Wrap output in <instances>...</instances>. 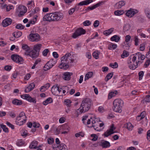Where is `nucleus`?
<instances>
[{"label": "nucleus", "mask_w": 150, "mask_h": 150, "mask_svg": "<svg viewBox=\"0 0 150 150\" xmlns=\"http://www.w3.org/2000/svg\"><path fill=\"white\" fill-rule=\"evenodd\" d=\"M83 25L86 26H88L90 25L91 23L89 21H85L83 23Z\"/></svg>", "instance_id": "680f3d73"}, {"label": "nucleus", "mask_w": 150, "mask_h": 150, "mask_svg": "<svg viewBox=\"0 0 150 150\" xmlns=\"http://www.w3.org/2000/svg\"><path fill=\"white\" fill-rule=\"evenodd\" d=\"M139 39L137 36H135L134 37V41L135 42V45L136 46H138L139 43Z\"/></svg>", "instance_id": "864d4df0"}, {"label": "nucleus", "mask_w": 150, "mask_h": 150, "mask_svg": "<svg viewBox=\"0 0 150 150\" xmlns=\"http://www.w3.org/2000/svg\"><path fill=\"white\" fill-rule=\"evenodd\" d=\"M86 33L85 30L82 28H79L73 34L72 37L74 38H76L81 35L84 34Z\"/></svg>", "instance_id": "9d476101"}, {"label": "nucleus", "mask_w": 150, "mask_h": 150, "mask_svg": "<svg viewBox=\"0 0 150 150\" xmlns=\"http://www.w3.org/2000/svg\"><path fill=\"white\" fill-rule=\"evenodd\" d=\"M61 132L66 130L69 131V127L66 125H62V126H59Z\"/></svg>", "instance_id": "e433bc0d"}, {"label": "nucleus", "mask_w": 150, "mask_h": 150, "mask_svg": "<svg viewBox=\"0 0 150 150\" xmlns=\"http://www.w3.org/2000/svg\"><path fill=\"white\" fill-rule=\"evenodd\" d=\"M93 103L91 100L89 98H86L83 99L81 103L80 107L76 112L77 114L79 111L80 114L84 113L88 111L92 105Z\"/></svg>", "instance_id": "20e7f679"}, {"label": "nucleus", "mask_w": 150, "mask_h": 150, "mask_svg": "<svg viewBox=\"0 0 150 150\" xmlns=\"http://www.w3.org/2000/svg\"><path fill=\"white\" fill-rule=\"evenodd\" d=\"M115 129V128L114 127V125L112 124L110 128L108 129L107 131L104 133V135L105 137H108L109 136L113 134L115 132L114 130Z\"/></svg>", "instance_id": "ddd939ff"}, {"label": "nucleus", "mask_w": 150, "mask_h": 150, "mask_svg": "<svg viewBox=\"0 0 150 150\" xmlns=\"http://www.w3.org/2000/svg\"><path fill=\"white\" fill-rule=\"evenodd\" d=\"M123 101L120 99H117L113 102V110L116 112H121V107L123 105Z\"/></svg>", "instance_id": "39448f33"}, {"label": "nucleus", "mask_w": 150, "mask_h": 150, "mask_svg": "<svg viewBox=\"0 0 150 150\" xmlns=\"http://www.w3.org/2000/svg\"><path fill=\"white\" fill-rule=\"evenodd\" d=\"M93 1V0H86L79 3L77 6H76L75 7V8L76 9V7L79 6H83V5H86L92 3Z\"/></svg>", "instance_id": "aec40b11"}, {"label": "nucleus", "mask_w": 150, "mask_h": 150, "mask_svg": "<svg viewBox=\"0 0 150 150\" xmlns=\"http://www.w3.org/2000/svg\"><path fill=\"white\" fill-rule=\"evenodd\" d=\"M50 86V84L49 83H47L43 86H42L40 88V91L41 92L45 91L44 90H43V88H45L46 90Z\"/></svg>", "instance_id": "58836bf2"}, {"label": "nucleus", "mask_w": 150, "mask_h": 150, "mask_svg": "<svg viewBox=\"0 0 150 150\" xmlns=\"http://www.w3.org/2000/svg\"><path fill=\"white\" fill-rule=\"evenodd\" d=\"M125 2L124 1H119L117 3L116 5L117 6V8L118 9L121 8L122 6L125 5Z\"/></svg>", "instance_id": "bb28decb"}, {"label": "nucleus", "mask_w": 150, "mask_h": 150, "mask_svg": "<svg viewBox=\"0 0 150 150\" xmlns=\"http://www.w3.org/2000/svg\"><path fill=\"white\" fill-rule=\"evenodd\" d=\"M11 69V66L6 65L5 66L4 69L8 71H10Z\"/></svg>", "instance_id": "338daca9"}, {"label": "nucleus", "mask_w": 150, "mask_h": 150, "mask_svg": "<svg viewBox=\"0 0 150 150\" xmlns=\"http://www.w3.org/2000/svg\"><path fill=\"white\" fill-rule=\"evenodd\" d=\"M30 40L32 42H38L40 39V36L38 33H31L29 35Z\"/></svg>", "instance_id": "9b49d317"}, {"label": "nucleus", "mask_w": 150, "mask_h": 150, "mask_svg": "<svg viewBox=\"0 0 150 150\" xmlns=\"http://www.w3.org/2000/svg\"><path fill=\"white\" fill-rule=\"evenodd\" d=\"M0 127L6 133H8V128L6 127L5 125L1 124L0 125Z\"/></svg>", "instance_id": "79ce46f5"}, {"label": "nucleus", "mask_w": 150, "mask_h": 150, "mask_svg": "<svg viewBox=\"0 0 150 150\" xmlns=\"http://www.w3.org/2000/svg\"><path fill=\"white\" fill-rule=\"evenodd\" d=\"M26 116L24 112H21L19 115V116L16 118V121L17 125H23L24 123L25 122L26 120Z\"/></svg>", "instance_id": "423d86ee"}, {"label": "nucleus", "mask_w": 150, "mask_h": 150, "mask_svg": "<svg viewBox=\"0 0 150 150\" xmlns=\"http://www.w3.org/2000/svg\"><path fill=\"white\" fill-rule=\"evenodd\" d=\"M124 126L129 131L132 130L133 127V125L130 122L127 123L125 124Z\"/></svg>", "instance_id": "c85d7f7f"}, {"label": "nucleus", "mask_w": 150, "mask_h": 150, "mask_svg": "<svg viewBox=\"0 0 150 150\" xmlns=\"http://www.w3.org/2000/svg\"><path fill=\"white\" fill-rule=\"evenodd\" d=\"M61 63L59 65V67L61 69H66L69 67L68 64L73 63L74 61L73 55L70 53H67L61 58Z\"/></svg>", "instance_id": "f257e3e1"}, {"label": "nucleus", "mask_w": 150, "mask_h": 150, "mask_svg": "<svg viewBox=\"0 0 150 150\" xmlns=\"http://www.w3.org/2000/svg\"><path fill=\"white\" fill-rule=\"evenodd\" d=\"M63 17V14L59 12H54L47 14L45 15L42 19L44 21L49 22L57 21L62 20Z\"/></svg>", "instance_id": "f03ea898"}, {"label": "nucleus", "mask_w": 150, "mask_h": 150, "mask_svg": "<svg viewBox=\"0 0 150 150\" xmlns=\"http://www.w3.org/2000/svg\"><path fill=\"white\" fill-rule=\"evenodd\" d=\"M66 146L64 144H62L57 146V150H67Z\"/></svg>", "instance_id": "a878e982"}, {"label": "nucleus", "mask_w": 150, "mask_h": 150, "mask_svg": "<svg viewBox=\"0 0 150 150\" xmlns=\"http://www.w3.org/2000/svg\"><path fill=\"white\" fill-rule=\"evenodd\" d=\"M117 93V91H115L114 92L112 91L109 93L108 96V99H111L112 97L115 96Z\"/></svg>", "instance_id": "2f4dec72"}, {"label": "nucleus", "mask_w": 150, "mask_h": 150, "mask_svg": "<svg viewBox=\"0 0 150 150\" xmlns=\"http://www.w3.org/2000/svg\"><path fill=\"white\" fill-rule=\"evenodd\" d=\"M40 125L39 123H37L35 122H34L33 124V126L34 128H39Z\"/></svg>", "instance_id": "e2e57ef3"}, {"label": "nucleus", "mask_w": 150, "mask_h": 150, "mask_svg": "<svg viewBox=\"0 0 150 150\" xmlns=\"http://www.w3.org/2000/svg\"><path fill=\"white\" fill-rule=\"evenodd\" d=\"M48 143L50 144H52L54 142V139L52 138H49L47 140Z\"/></svg>", "instance_id": "bf43d9fd"}, {"label": "nucleus", "mask_w": 150, "mask_h": 150, "mask_svg": "<svg viewBox=\"0 0 150 150\" xmlns=\"http://www.w3.org/2000/svg\"><path fill=\"white\" fill-rule=\"evenodd\" d=\"M72 75V73L69 72H66L63 74V79L65 81H69L71 78V76Z\"/></svg>", "instance_id": "6ab92c4d"}, {"label": "nucleus", "mask_w": 150, "mask_h": 150, "mask_svg": "<svg viewBox=\"0 0 150 150\" xmlns=\"http://www.w3.org/2000/svg\"><path fill=\"white\" fill-rule=\"evenodd\" d=\"M113 28H112L108 30H105L103 32L104 35L107 36L110 34L113 31Z\"/></svg>", "instance_id": "c9c22d12"}, {"label": "nucleus", "mask_w": 150, "mask_h": 150, "mask_svg": "<svg viewBox=\"0 0 150 150\" xmlns=\"http://www.w3.org/2000/svg\"><path fill=\"white\" fill-rule=\"evenodd\" d=\"M60 132H61L60 128L59 126L57 128H56V130L55 132V134L56 135H58L59 134Z\"/></svg>", "instance_id": "5fc2aeb1"}, {"label": "nucleus", "mask_w": 150, "mask_h": 150, "mask_svg": "<svg viewBox=\"0 0 150 150\" xmlns=\"http://www.w3.org/2000/svg\"><path fill=\"white\" fill-rule=\"evenodd\" d=\"M12 22V20L9 18H7L3 20L2 23L4 27H6L10 25Z\"/></svg>", "instance_id": "f3484780"}, {"label": "nucleus", "mask_w": 150, "mask_h": 150, "mask_svg": "<svg viewBox=\"0 0 150 150\" xmlns=\"http://www.w3.org/2000/svg\"><path fill=\"white\" fill-rule=\"evenodd\" d=\"M110 66L113 68H116L118 67V65L117 63L115 62L114 63H110Z\"/></svg>", "instance_id": "8fccbe9b"}, {"label": "nucleus", "mask_w": 150, "mask_h": 150, "mask_svg": "<svg viewBox=\"0 0 150 150\" xmlns=\"http://www.w3.org/2000/svg\"><path fill=\"white\" fill-rule=\"evenodd\" d=\"M11 59L15 62L20 64H22L23 62V58L17 54H12L11 56Z\"/></svg>", "instance_id": "0eeeda50"}, {"label": "nucleus", "mask_w": 150, "mask_h": 150, "mask_svg": "<svg viewBox=\"0 0 150 150\" xmlns=\"http://www.w3.org/2000/svg\"><path fill=\"white\" fill-rule=\"evenodd\" d=\"M58 89V86L57 85H54L52 88L51 91L52 93L56 92Z\"/></svg>", "instance_id": "c03bdc74"}, {"label": "nucleus", "mask_w": 150, "mask_h": 150, "mask_svg": "<svg viewBox=\"0 0 150 150\" xmlns=\"http://www.w3.org/2000/svg\"><path fill=\"white\" fill-rule=\"evenodd\" d=\"M117 46L116 45H109V49L110 50H111L112 48L113 49H115L117 48Z\"/></svg>", "instance_id": "13d9d810"}, {"label": "nucleus", "mask_w": 150, "mask_h": 150, "mask_svg": "<svg viewBox=\"0 0 150 150\" xmlns=\"http://www.w3.org/2000/svg\"><path fill=\"white\" fill-rule=\"evenodd\" d=\"M93 119L92 118H91L90 119H88L87 120V124L88 125H90V126H88L90 127H94V129L97 131H99V129H97V127H96V125H94L93 123Z\"/></svg>", "instance_id": "dca6fc26"}, {"label": "nucleus", "mask_w": 150, "mask_h": 150, "mask_svg": "<svg viewBox=\"0 0 150 150\" xmlns=\"http://www.w3.org/2000/svg\"><path fill=\"white\" fill-rule=\"evenodd\" d=\"M6 124L8 125L9 127H11V128L13 129H14V125H12L9 122H7L6 123Z\"/></svg>", "instance_id": "69168bd1"}, {"label": "nucleus", "mask_w": 150, "mask_h": 150, "mask_svg": "<svg viewBox=\"0 0 150 150\" xmlns=\"http://www.w3.org/2000/svg\"><path fill=\"white\" fill-rule=\"evenodd\" d=\"M101 4V3L99 2L96 4V5H94L92 6H89L86 9V11H88L89 10H93L96 8L100 6Z\"/></svg>", "instance_id": "393cba45"}, {"label": "nucleus", "mask_w": 150, "mask_h": 150, "mask_svg": "<svg viewBox=\"0 0 150 150\" xmlns=\"http://www.w3.org/2000/svg\"><path fill=\"white\" fill-rule=\"evenodd\" d=\"M84 134L83 132H80L78 133H76L75 134V135L76 137H78L80 136L82 137H83L84 136Z\"/></svg>", "instance_id": "603ef678"}, {"label": "nucleus", "mask_w": 150, "mask_h": 150, "mask_svg": "<svg viewBox=\"0 0 150 150\" xmlns=\"http://www.w3.org/2000/svg\"><path fill=\"white\" fill-rule=\"evenodd\" d=\"M42 45L40 44L35 45L33 47V50L39 53V52L42 47Z\"/></svg>", "instance_id": "b1692460"}, {"label": "nucleus", "mask_w": 150, "mask_h": 150, "mask_svg": "<svg viewBox=\"0 0 150 150\" xmlns=\"http://www.w3.org/2000/svg\"><path fill=\"white\" fill-rule=\"evenodd\" d=\"M113 75V73L111 72L109 73L106 76L105 80V81H107L109 80L110 79Z\"/></svg>", "instance_id": "4c0bfd02"}, {"label": "nucleus", "mask_w": 150, "mask_h": 150, "mask_svg": "<svg viewBox=\"0 0 150 150\" xmlns=\"http://www.w3.org/2000/svg\"><path fill=\"white\" fill-rule=\"evenodd\" d=\"M126 16L129 17H131L134 16V15L138 12V11L137 10H135L130 8L129 10H126Z\"/></svg>", "instance_id": "4468645a"}, {"label": "nucleus", "mask_w": 150, "mask_h": 150, "mask_svg": "<svg viewBox=\"0 0 150 150\" xmlns=\"http://www.w3.org/2000/svg\"><path fill=\"white\" fill-rule=\"evenodd\" d=\"M124 13L123 10H117L115 11L114 14L117 16H120L123 14Z\"/></svg>", "instance_id": "37998d69"}, {"label": "nucleus", "mask_w": 150, "mask_h": 150, "mask_svg": "<svg viewBox=\"0 0 150 150\" xmlns=\"http://www.w3.org/2000/svg\"><path fill=\"white\" fill-rule=\"evenodd\" d=\"M6 11H9L11 9H14V7L12 5H8L6 7Z\"/></svg>", "instance_id": "6e6d98bb"}, {"label": "nucleus", "mask_w": 150, "mask_h": 150, "mask_svg": "<svg viewBox=\"0 0 150 150\" xmlns=\"http://www.w3.org/2000/svg\"><path fill=\"white\" fill-rule=\"evenodd\" d=\"M49 51L48 49H45L42 52L43 55L44 56H47V53L49 52Z\"/></svg>", "instance_id": "052dcab7"}, {"label": "nucleus", "mask_w": 150, "mask_h": 150, "mask_svg": "<svg viewBox=\"0 0 150 150\" xmlns=\"http://www.w3.org/2000/svg\"><path fill=\"white\" fill-rule=\"evenodd\" d=\"M53 101L52 99L51 98H49L46 100L44 101L43 102V104L44 105H46L49 103H52Z\"/></svg>", "instance_id": "473e14b6"}, {"label": "nucleus", "mask_w": 150, "mask_h": 150, "mask_svg": "<svg viewBox=\"0 0 150 150\" xmlns=\"http://www.w3.org/2000/svg\"><path fill=\"white\" fill-rule=\"evenodd\" d=\"M100 145L103 148H106L110 146V143L106 141H102Z\"/></svg>", "instance_id": "4be33fe9"}, {"label": "nucleus", "mask_w": 150, "mask_h": 150, "mask_svg": "<svg viewBox=\"0 0 150 150\" xmlns=\"http://www.w3.org/2000/svg\"><path fill=\"white\" fill-rule=\"evenodd\" d=\"M145 12L147 17L149 18H150V11L149 9L148 8H146L145 10Z\"/></svg>", "instance_id": "49530a36"}, {"label": "nucleus", "mask_w": 150, "mask_h": 150, "mask_svg": "<svg viewBox=\"0 0 150 150\" xmlns=\"http://www.w3.org/2000/svg\"><path fill=\"white\" fill-rule=\"evenodd\" d=\"M130 25L129 24L125 25L123 28V30L124 31H126L129 30L130 28Z\"/></svg>", "instance_id": "de8ad7c7"}, {"label": "nucleus", "mask_w": 150, "mask_h": 150, "mask_svg": "<svg viewBox=\"0 0 150 150\" xmlns=\"http://www.w3.org/2000/svg\"><path fill=\"white\" fill-rule=\"evenodd\" d=\"M120 38L117 35H114L110 38L112 41H114L116 42H118L120 40Z\"/></svg>", "instance_id": "cd10ccee"}, {"label": "nucleus", "mask_w": 150, "mask_h": 150, "mask_svg": "<svg viewBox=\"0 0 150 150\" xmlns=\"http://www.w3.org/2000/svg\"><path fill=\"white\" fill-rule=\"evenodd\" d=\"M99 24V21L98 20L96 21L94 23L93 25L95 28L98 27Z\"/></svg>", "instance_id": "0e129e2a"}, {"label": "nucleus", "mask_w": 150, "mask_h": 150, "mask_svg": "<svg viewBox=\"0 0 150 150\" xmlns=\"http://www.w3.org/2000/svg\"><path fill=\"white\" fill-rule=\"evenodd\" d=\"M64 103L67 106L70 107L71 106V101L69 99H66L64 101Z\"/></svg>", "instance_id": "a19ab883"}, {"label": "nucleus", "mask_w": 150, "mask_h": 150, "mask_svg": "<svg viewBox=\"0 0 150 150\" xmlns=\"http://www.w3.org/2000/svg\"><path fill=\"white\" fill-rule=\"evenodd\" d=\"M147 139L150 141V130L148 131L147 132Z\"/></svg>", "instance_id": "774afa93"}, {"label": "nucleus", "mask_w": 150, "mask_h": 150, "mask_svg": "<svg viewBox=\"0 0 150 150\" xmlns=\"http://www.w3.org/2000/svg\"><path fill=\"white\" fill-rule=\"evenodd\" d=\"M93 73L92 72H89L86 74L84 78V80L86 81L89 78L92 77L93 75Z\"/></svg>", "instance_id": "72a5a7b5"}, {"label": "nucleus", "mask_w": 150, "mask_h": 150, "mask_svg": "<svg viewBox=\"0 0 150 150\" xmlns=\"http://www.w3.org/2000/svg\"><path fill=\"white\" fill-rule=\"evenodd\" d=\"M13 104L17 105H21L23 103L21 100L17 99L13 100L12 102Z\"/></svg>", "instance_id": "c756f323"}, {"label": "nucleus", "mask_w": 150, "mask_h": 150, "mask_svg": "<svg viewBox=\"0 0 150 150\" xmlns=\"http://www.w3.org/2000/svg\"><path fill=\"white\" fill-rule=\"evenodd\" d=\"M18 11L19 12L18 16L21 17L23 16L26 12L27 8L24 6H19L18 7Z\"/></svg>", "instance_id": "f8f14e48"}, {"label": "nucleus", "mask_w": 150, "mask_h": 150, "mask_svg": "<svg viewBox=\"0 0 150 150\" xmlns=\"http://www.w3.org/2000/svg\"><path fill=\"white\" fill-rule=\"evenodd\" d=\"M91 136L93 138L91 139V140L93 141H95L97 140L98 137L96 134H92L91 135Z\"/></svg>", "instance_id": "a18cd8bd"}, {"label": "nucleus", "mask_w": 150, "mask_h": 150, "mask_svg": "<svg viewBox=\"0 0 150 150\" xmlns=\"http://www.w3.org/2000/svg\"><path fill=\"white\" fill-rule=\"evenodd\" d=\"M131 39V37L129 35H127L125 37V42L126 43L127 45L125 46V49L126 50H128L129 49V47L131 45L129 43H128Z\"/></svg>", "instance_id": "a211bd4d"}, {"label": "nucleus", "mask_w": 150, "mask_h": 150, "mask_svg": "<svg viewBox=\"0 0 150 150\" xmlns=\"http://www.w3.org/2000/svg\"><path fill=\"white\" fill-rule=\"evenodd\" d=\"M129 52L126 50H124L123 53L121 55V57L122 58H124L125 57H127L129 55Z\"/></svg>", "instance_id": "ea45409f"}, {"label": "nucleus", "mask_w": 150, "mask_h": 150, "mask_svg": "<svg viewBox=\"0 0 150 150\" xmlns=\"http://www.w3.org/2000/svg\"><path fill=\"white\" fill-rule=\"evenodd\" d=\"M21 97L22 98L25 99L30 103H36V100L35 98H33L28 94H23L21 95Z\"/></svg>", "instance_id": "6e6552de"}, {"label": "nucleus", "mask_w": 150, "mask_h": 150, "mask_svg": "<svg viewBox=\"0 0 150 150\" xmlns=\"http://www.w3.org/2000/svg\"><path fill=\"white\" fill-rule=\"evenodd\" d=\"M35 86V84L34 83H31L29 85L28 87L25 88V92L26 93L30 92L32 90H33Z\"/></svg>", "instance_id": "412c9836"}, {"label": "nucleus", "mask_w": 150, "mask_h": 150, "mask_svg": "<svg viewBox=\"0 0 150 150\" xmlns=\"http://www.w3.org/2000/svg\"><path fill=\"white\" fill-rule=\"evenodd\" d=\"M39 53L33 50L30 53L25 52V54L31 57L33 59H35L39 55Z\"/></svg>", "instance_id": "2eb2a0df"}, {"label": "nucleus", "mask_w": 150, "mask_h": 150, "mask_svg": "<svg viewBox=\"0 0 150 150\" xmlns=\"http://www.w3.org/2000/svg\"><path fill=\"white\" fill-rule=\"evenodd\" d=\"M13 35L15 38H17L20 37L22 35V32L20 31L15 32L13 33Z\"/></svg>", "instance_id": "7c9ffc66"}, {"label": "nucleus", "mask_w": 150, "mask_h": 150, "mask_svg": "<svg viewBox=\"0 0 150 150\" xmlns=\"http://www.w3.org/2000/svg\"><path fill=\"white\" fill-rule=\"evenodd\" d=\"M22 48L26 51L25 52H30V48L25 44H23L22 45Z\"/></svg>", "instance_id": "f704fd0d"}, {"label": "nucleus", "mask_w": 150, "mask_h": 150, "mask_svg": "<svg viewBox=\"0 0 150 150\" xmlns=\"http://www.w3.org/2000/svg\"><path fill=\"white\" fill-rule=\"evenodd\" d=\"M25 27L24 25H23L21 24H18L16 26V28L19 30H22Z\"/></svg>", "instance_id": "3c124183"}, {"label": "nucleus", "mask_w": 150, "mask_h": 150, "mask_svg": "<svg viewBox=\"0 0 150 150\" xmlns=\"http://www.w3.org/2000/svg\"><path fill=\"white\" fill-rule=\"evenodd\" d=\"M141 54L140 52H137L135 54V55L133 57L132 61H131V57H129L128 58L127 62L128 66L129 68L132 70H134L136 68L138 65V63L140 61Z\"/></svg>", "instance_id": "7ed1b4c3"}, {"label": "nucleus", "mask_w": 150, "mask_h": 150, "mask_svg": "<svg viewBox=\"0 0 150 150\" xmlns=\"http://www.w3.org/2000/svg\"><path fill=\"white\" fill-rule=\"evenodd\" d=\"M38 144V142L36 141H33L31 143L29 147L30 149H37L38 148L37 145Z\"/></svg>", "instance_id": "5701e85b"}, {"label": "nucleus", "mask_w": 150, "mask_h": 150, "mask_svg": "<svg viewBox=\"0 0 150 150\" xmlns=\"http://www.w3.org/2000/svg\"><path fill=\"white\" fill-rule=\"evenodd\" d=\"M99 54V53L95 52L93 53V56L96 59H98V58Z\"/></svg>", "instance_id": "4d7b16f0"}, {"label": "nucleus", "mask_w": 150, "mask_h": 150, "mask_svg": "<svg viewBox=\"0 0 150 150\" xmlns=\"http://www.w3.org/2000/svg\"><path fill=\"white\" fill-rule=\"evenodd\" d=\"M56 60L53 59H50L44 66V70L45 71H47L52 68L56 63Z\"/></svg>", "instance_id": "1a4fd4ad"}, {"label": "nucleus", "mask_w": 150, "mask_h": 150, "mask_svg": "<svg viewBox=\"0 0 150 150\" xmlns=\"http://www.w3.org/2000/svg\"><path fill=\"white\" fill-rule=\"evenodd\" d=\"M93 123L94 125H96V126L99 123L98 122H100V119L98 118H93Z\"/></svg>", "instance_id": "09e8293b"}]
</instances>
